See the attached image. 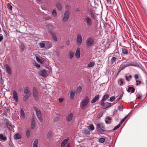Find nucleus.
Masks as SVG:
<instances>
[{"instance_id":"obj_1","label":"nucleus","mask_w":147,"mask_h":147,"mask_svg":"<svg viewBox=\"0 0 147 147\" xmlns=\"http://www.w3.org/2000/svg\"><path fill=\"white\" fill-rule=\"evenodd\" d=\"M89 100V98L87 96L82 101L81 103V107L82 110L85 109L86 106L88 105Z\"/></svg>"},{"instance_id":"obj_2","label":"nucleus","mask_w":147,"mask_h":147,"mask_svg":"<svg viewBox=\"0 0 147 147\" xmlns=\"http://www.w3.org/2000/svg\"><path fill=\"white\" fill-rule=\"evenodd\" d=\"M33 109L36 112L37 117L40 122L43 121V119L42 117V114L40 110L36 107H34Z\"/></svg>"},{"instance_id":"obj_3","label":"nucleus","mask_w":147,"mask_h":147,"mask_svg":"<svg viewBox=\"0 0 147 147\" xmlns=\"http://www.w3.org/2000/svg\"><path fill=\"white\" fill-rule=\"evenodd\" d=\"M97 131L99 133H102L105 131V127L104 125L101 123H98L96 125Z\"/></svg>"},{"instance_id":"obj_4","label":"nucleus","mask_w":147,"mask_h":147,"mask_svg":"<svg viewBox=\"0 0 147 147\" xmlns=\"http://www.w3.org/2000/svg\"><path fill=\"white\" fill-rule=\"evenodd\" d=\"M32 94L34 98L36 101H38L39 99V94L35 87H33L32 91Z\"/></svg>"},{"instance_id":"obj_5","label":"nucleus","mask_w":147,"mask_h":147,"mask_svg":"<svg viewBox=\"0 0 147 147\" xmlns=\"http://www.w3.org/2000/svg\"><path fill=\"white\" fill-rule=\"evenodd\" d=\"M69 12L68 10H67L65 12L63 15V18L62 20V22H67L69 17Z\"/></svg>"},{"instance_id":"obj_6","label":"nucleus","mask_w":147,"mask_h":147,"mask_svg":"<svg viewBox=\"0 0 147 147\" xmlns=\"http://www.w3.org/2000/svg\"><path fill=\"white\" fill-rule=\"evenodd\" d=\"M85 22L87 26H91L93 24L92 20L91 19L88 17H86L85 18Z\"/></svg>"},{"instance_id":"obj_7","label":"nucleus","mask_w":147,"mask_h":147,"mask_svg":"<svg viewBox=\"0 0 147 147\" xmlns=\"http://www.w3.org/2000/svg\"><path fill=\"white\" fill-rule=\"evenodd\" d=\"M76 44L78 46H80L82 42V38L81 34H78L76 38Z\"/></svg>"},{"instance_id":"obj_8","label":"nucleus","mask_w":147,"mask_h":147,"mask_svg":"<svg viewBox=\"0 0 147 147\" xmlns=\"http://www.w3.org/2000/svg\"><path fill=\"white\" fill-rule=\"evenodd\" d=\"M94 43V40L92 38L90 37L88 38L86 40V44L88 47H91Z\"/></svg>"},{"instance_id":"obj_9","label":"nucleus","mask_w":147,"mask_h":147,"mask_svg":"<svg viewBox=\"0 0 147 147\" xmlns=\"http://www.w3.org/2000/svg\"><path fill=\"white\" fill-rule=\"evenodd\" d=\"M43 42L45 43V49H49L52 46V45L51 42L46 41H44Z\"/></svg>"},{"instance_id":"obj_10","label":"nucleus","mask_w":147,"mask_h":147,"mask_svg":"<svg viewBox=\"0 0 147 147\" xmlns=\"http://www.w3.org/2000/svg\"><path fill=\"white\" fill-rule=\"evenodd\" d=\"M5 124L7 127L9 129H11L14 127V125H12L11 123H10L7 119H6Z\"/></svg>"},{"instance_id":"obj_11","label":"nucleus","mask_w":147,"mask_h":147,"mask_svg":"<svg viewBox=\"0 0 147 147\" xmlns=\"http://www.w3.org/2000/svg\"><path fill=\"white\" fill-rule=\"evenodd\" d=\"M73 118V114L72 113H70L67 115L66 120L67 122H70L72 120Z\"/></svg>"},{"instance_id":"obj_12","label":"nucleus","mask_w":147,"mask_h":147,"mask_svg":"<svg viewBox=\"0 0 147 147\" xmlns=\"http://www.w3.org/2000/svg\"><path fill=\"white\" fill-rule=\"evenodd\" d=\"M89 13L91 17L93 20H95L96 16L95 15V13L92 10H90L89 11Z\"/></svg>"},{"instance_id":"obj_13","label":"nucleus","mask_w":147,"mask_h":147,"mask_svg":"<svg viewBox=\"0 0 147 147\" xmlns=\"http://www.w3.org/2000/svg\"><path fill=\"white\" fill-rule=\"evenodd\" d=\"M13 97L15 102H18V94L17 92L15 90L13 91Z\"/></svg>"},{"instance_id":"obj_14","label":"nucleus","mask_w":147,"mask_h":147,"mask_svg":"<svg viewBox=\"0 0 147 147\" xmlns=\"http://www.w3.org/2000/svg\"><path fill=\"white\" fill-rule=\"evenodd\" d=\"M39 74L43 77H45L47 76V72L45 69L41 70L39 72Z\"/></svg>"},{"instance_id":"obj_15","label":"nucleus","mask_w":147,"mask_h":147,"mask_svg":"<svg viewBox=\"0 0 147 147\" xmlns=\"http://www.w3.org/2000/svg\"><path fill=\"white\" fill-rule=\"evenodd\" d=\"M75 55L77 58H78L80 57V48H78L77 49Z\"/></svg>"},{"instance_id":"obj_16","label":"nucleus","mask_w":147,"mask_h":147,"mask_svg":"<svg viewBox=\"0 0 147 147\" xmlns=\"http://www.w3.org/2000/svg\"><path fill=\"white\" fill-rule=\"evenodd\" d=\"M69 140V138H68L64 140L61 143V147H64L67 144Z\"/></svg>"},{"instance_id":"obj_17","label":"nucleus","mask_w":147,"mask_h":147,"mask_svg":"<svg viewBox=\"0 0 147 147\" xmlns=\"http://www.w3.org/2000/svg\"><path fill=\"white\" fill-rule=\"evenodd\" d=\"M99 98V95L96 96L94 98L91 100V103H93L96 102Z\"/></svg>"},{"instance_id":"obj_18","label":"nucleus","mask_w":147,"mask_h":147,"mask_svg":"<svg viewBox=\"0 0 147 147\" xmlns=\"http://www.w3.org/2000/svg\"><path fill=\"white\" fill-rule=\"evenodd\" d=\"M21 138L22 136L21 134L19 133L15 134L14 136V138L16 140L20 139Z\"/></svg>"},{"instance_id":"obj_19","label":"nucleus","mask_w":147,"mask_h":147,"mask_svg":"<svg viewBox=\"0 0 147 147\" xmlns=\"http://www.w3.org/2000/svg\"><path fill=\"white\" fill-rule=\"evenodd\" d=\"M50 33L51 34L52 36V37L53 39L55 41H57V37L55 35V33L52 31H49Z\"/></svg>"},{"instance_id":"obj_20","label":"nucleus","mask_w":147,"mask_h":147,"mask_svg":"<svg viewBox=\"0 0 147 147\" xmlns=\"http://www.w3.org/2000/svg\"><path fill=\"white\" fill-rule=\"evenodd\" d=\"M55 5L57 8L59 10L61 11L62 10V6L60 3L57 2L56 3Z\"/></svg>"},{"instance_id":"obj_21","label":"nucleus","mask_w":147,"mask_h":147,"mask_svg":"<svg viewBox=\"0 0 147 147\" xmlns=\"http://www.w3.org/2000/svg\"><path fill=\"white\" fill-rule=\"evenodd\" d=\"M7 139V138L5 136H3L2 134H0V140L1 141H5Z\"/></svg>"},{"instance_id":"obj_22","label":"nucleus","mask_w":147,"mask_h":147,"mask_svg":"<svg viewBox=\"0 0 147 147\" xmlns=\"http://www.w3.org/2000/svg\"><path fill=\"white\" fill-rule=\"evenodd\" d=\"M20 113L21 117L23 119H24L25 118V113L23 109L22 108L20 109Z\"/></svg>"},{"instance_id":"obj_23","label":"nucleus","mask_w":147,"mask_h":147,"mask_svg":"<svg viewBox=\"0 0 147 147\" xmlns=\"http://www.w3.org/2000/svg\"><path fill=\"white\" fill-rule=\"evenodd\" d=\"M35 122L34 119H32L31 120V129H33L35 126Z\"/></svg>"},{"instance_id":"obj_24","label":"nucleus","mask_w":147,"mask_h":147,"mask_svg":"<svg viewBox=\"0 0 147 147\" xmlns=\"http://www.w3.org/2000/svg\"><path fill=\"white\" fill-rule=\"evenodd\" d=\"M127 90L128 92L132 93L135 91V89L133 87H129Z\"/></svg>"},{"instance_id":"obj_25","label":"nucleus","mask_w":147,"mask_h":147,"mask_svg":"<svg viewBox=\"0 0 147 147\" xmlns=\"http://www.w3.org/2000/svg\"><path fill=\"white\" fill-rule=\"evenodd\" d=\"M111 119L109 117H107L106 118L105 122L106 124H110L111 123Z\"/></svg>"},{"instance_id":"obj_26","label":"nucleus","mask_w":147,"mask_h":147,"mask_svg":"<svg viewBox=\"0 0 147 147\" xmlns=\"http://www.w3.org/2000/svg\"><path fill=\"white\" fill-rule=\"evenodd\" d=\"M127 67V66L126 64H125L121 65L119 68V72H120L121 70H123L124 69Z\"/></svg>"},{"instance_id":"obj_27","label":"nucleus","mask_w":147,"mask_h":147,"mask_svg":"<svg viewBox=\"0 0 147 147\" xmlns=\"http://www.w3.org/2000/svg\"><path fill=\"white\" fill-rule=\"evenodd\" d=\"M6 70L8 72V74H11V72L9 66L7 64L6 65Z\"/></svg>"},{"instance_id":"obj_28","label":"nucleus","mask_w":147,"mask_h":147,"mask_svg":"<svg viewBox=\"0 0 147 147\" xmlns=\"http://www.w3.org/2000/svg\"><path fill=\"white\" fill-rule=\"evenodd\" d=\"M38 140L37 139H36L34 140L33 147H38Z\"/></svg>"},{"instance_id":"obj_29","label":"nucleus","mask_w":147,"mask_h":147,"mask_svg":"<svg viewBox=\"0 0 147 147\" xmlns=\"http://www.w3.org/2000/svg\"><path fill=\"white\" fill-rule=\"evenodd\" d=\"M39 46L40 48L45 49V43L44 42L40 43Z\"/></svg>"},{"instance_id":"obj_30","label":"nucleus","mask_w":147,"mask_h":147,"mask_svg":"<svg viewBox=\"0 0 147 147\" xmlns=\"http://www.w3.org/2000/svg\"><path fill=\"white\" fill-rule=\"evenodd\" d=\"M59 118L60 117L59 115H57L53 119V122H55L58 121L59 120Z\"/></svg>"},{"instance_id":"obj_31","label":"nucleus","mask_w":147,"mask_h":147,"mask_svg":"<svg viewBox=\"0 0 147 147\" xmlns=\"http://www.w3.org/2000/svg\"><path fill=\"white\" fill-rule=\"evenodd\" d=\"M75 95L74 92L71 91L70 93V97L71 99H73L74 98Z\"/></svg>"},{"instance_id":"obj_32","label":"nucleus","mask_w":147,"mask_h":147,"mask_svg":"<svg viewBox=\"0 0 147 147\" xmlns=\"http://www.w3.org/2000/svg\"><path fill=\"white\" fill-rule=\"evenodd\" d=\"M30 94H26L23 97V100H26L28 99L29 97Z\"/></svg>"},{"instance_id":"obj_33","label":"nucleus","mask_w":147,"mask_h":147,"mask_svg":"<svg viewBox=\"0 0 147 147\" xmlns=\"http://www.w3.org/2000/svg\"><path fill=\"white\" fill-rule=\"evenodd\" d=\"M29 89L28 87H26L24 89V93L26 94H29Z\"/></svg>"},{"instance_id":"obj_34","label":"nucleus","mask_w":147,"mask_h":147,"mask_svg":"<svg viewBox=\"0 0 147 147\" xmlns=\"http://www.w3.org/2000/svg\"><path fill=\"white\" fill-rule=\"evenodd\" d=\"M25 48V45H24V43H21L20 44V48L21 49L22 51L23 52V51H24Z\"/></svg>"},{"instance_id":"obj_35","label":"nucleus","mask_w":147,"mask_h":147,"mask_svg":"<svg viewBox=\"0 0 147 147\" xmlns=\"http://www.w3.org/2000/svg\"><path fill=\"white\" fill-rule=\"evenodd\" d=\"M95 63L93 62H90L88 65V67H91L93 66L94 65Z\"/></svg>"},{"instance_id":"obj_36","label":"nucleus","mask_w":147,"mask_h":147,"mask_svg":"<svg viewBox=\"0 0 147 147\" xmlns=\"http://www.w3.org/2000/svg\"><path fill=\"white\" fill-rule=\"evenodd\" d=\"M122 50L123 53L125 55H127L128 53V51L127 49H122Z\"/></svg>"},{"instance_id":"obj_37","label":"nucleus","mask_w":147,"mask_h":147,"mask_svg":"<svg viewBox=\"0 0 147 147\" xmlns=\"http://www.w3.org/2000/svg\"><path fill=\"white\" fill-rule=\"evenodd\" d=\"M126 65H127V67L129 66H133L135 67L137 66V65H136L133 63L132 62H131L128 63L126 64Z\"/></svg>"},{"instance_id":"obj_38","label":"nucleus","mask_w":147,"mask_h":147,"mask_svg":"<svg viewBox=\"0 0 147 147\" xmlns=\"http://www.w3.org/2000/svg\"><path fill=\"white\" fill-rule=\"evenodd\" d=\"M109 96L108 94L105 95L102 97V99L105 100L108 98Z\"/></svg>"},{"instance_id":"obj_39","label":"nucleus","mask_w":147,"mask_h":147,"mask_svg":"<svg viewBox=\"0 0 147 147\" xmlns=\"http://www.w3.org/2000/svg\"><path fill=\"white\" fill-rule=\"evenodd\" d=\"M52 14L53 15L54 17H56V16H57V14L56 12V11L55 9H53L52 11Z\"/></svg>"},{"instance_id":"obj_40","label":"nucleus","mask_w":147,"mask_h":147,"mask_svg":"<svg viewBox=\"0 0 147 147\" xmlns=\"http://www.w3.org/2000/svg\"><path fill=\"white\" fill-rule=\"evenodd\" d=\"M82 88L81 86H79L77 88L76 91L78 93H80L82 91Z\"/></svg>"},{"instance_id":"obj_41","label":"nucleus","mask_w":147,"mask_h":147,"mask_svg":"<svg viewBox=\"0 0 147 147\" xmlns=\"http://www.w3.org/2000/svg\"><path fill=\"white\" fill-rule=\"evenodd\" d=\"M105 139L104 138H100L98 139V141L101 143H103L105 141Z\"/></svg>"},{"instance_id":"obj_42","label":"nucleus","mask_w":147,"mask_h":147,"mask_svg":"<svg viewBox=\"0 0 147 147\" xmlns=\"http://www.w3.org/2000/svg\"><path fill=\"white\" fill-rule=\"evenodd\" d=\"M130 113L128 114L127 116H125L124 118H123L120 122V124L122 123L125 120L127 117L129 115Z\"/></svg>"},{"instance_id":"obj_43","label":"nucleus","mask_w":147,"mask_h":147,"mask_svg":"<svg viewBox=\"0 0 147 147\" xmlns=\"http://www.w3.org/2000/svg\"><path fill=\"white\" fill-rule=\"evenodd\" d=\"M88 129L91 131H93L94 129V127L93 124H91L88 127Z\"/></svg>"},{"instance_id":"obj_44","label":"nucleus","mask_w":147,"mask_h":147,"mask_svg":"<svg viewBox=\"0 0 147 147\" xmlns=\"http://www.w3.org/2000/svg\"><path fill=\"white\" fill-rule=\"evenodd\" d=\"M26 134L27 138H29L30 135V131L29 130L27 131L26 132Z\"/></svg>"},{"instance_id":"obj_45","label":"nucleus","mask_w":147,"mask_h":147,"mask_svg":"<svg viewBox=\"0 0 147 147\" xmlns=\"http://www.w3.org/2000/svg\"><path fill=\"white\" fill-rule=\"evenodd\" d=\"M51 135V132H49L46 136V137L48 139H50Z\"/></svg>"},{"instance_id":"obj_46","label":"nucleus","mask_w":147,"mask_h":147,"mask_svg":"<svg viewBox=\"0 0 147 147\" xmlns=\"http://www.w3.org/2000/svg\"><path fill=\"white\" fill-rule=\"evenodd\" d=\"M121 124H118L117 125H116V126H115L114 128L113 129V131H115L118 128H119Z\"/></svg>"},{"instance_id":"obj_47","label":"nucleus","mask_w":147,"mask_h":147,"mask_svg":"<svg viewBox=\"0 0 147 147\" xmlns=\"http://www.w3.org/2000/svg\"><path fill=\"white\" fill-rule=\"evenodd\" d=\"M74 56V53L71 51H70V55H69L70 59H71Z\"/></svg>"},{"instance_id":"obj_48","label":"nucleus","mask_w":147,"mask_h":147,"mask_svg":"<svg viewBox=\"0 0 147 147\" xmlns=\"http://www.w3.org/2000/svg\"><path fill=\"white\" fill-rule=\"evenodd\" d=\"M111 106V103L107 102L106 105V107L104 108V109H106L107 108H109Z\"/></svg>"},{"instance_id":"obj_49","label":"nucleus","mask_w":147,"mask_h":147,"mask_svg":"<svg viewBox=\"0 0 147 147\" xmlns=\"http://www.w3.org/2000/svg\"><path fill=\"white\" fill-rule=\"evenodd\" d=\"M121 99L120 97H119L118 98H117L116 99V100L113 102V104H112L113 105L114 104H115L117 103Z\"/></svg>"},{"instance_id":"obj_50","label":"nucleus","mask_w":147,"mask_h":147,"mask_svg":"<svg viewBox=\"0 0 147 147\" xmlns=\"http://www.w3.org/2000/svg\"><path fill=\"white\" fill-rule=\"evenodd\" d=\"M105 100H103V99H102V100H101V102H100V105H101V106H105Z\"/></svg>"},{"instance_id":"obj_51","label":"nucleus","mask_w":147,"mask_h":147,"mask_svg":"<svg viewBox=\"0 0 147 147\" xmlns=\"http://www.w3.org/2000/svg\"><path fill=\"white\" fill-rule=\"evenodd\" d=\"M119 84L120 86H122L123 84V82L122 80V79L121 78L120 79L119 81Z\"/></svg>"},{"instance_id":"obj_52","label":"nucleus","mask_w":147,"mask_h":147,"mask_svg":"<svg viewBox=\"0 0 147 147\" xmlns=\"http://www.w3.org/2000/svg\"><path fill=\"white\" fill-rule=\"evenodd\" d=\"M115 97L114 96H112L110 97L109 101L111 102L113 101L115 99Z\"/></svg>"},{"instance_id":"obj_53","label":"nucleus","mask_w":147,"mask_h":147,"mask_svg":"<svg viewBox=\"0 0 147 147\" xmlns=\"http://www.w3.org/2000/svg\"><path fill=\"white\" fill-rule=\"evenodd\" d=\"M36 59L38 62L40 63H41V61L40 58L38 57H36Z\"/></svg>"},{"instance_id":"obj_54","label":"nucleus","mask_w":147,"mask_h":147,"mask_svg":"<svg viewBox=\"0 0 147 147\" xmlns=\"http://www.w3.org/2000/svg\"><path fill=\"white\" fill-rule=\"evenodd\" d=\"M116 60V58L115 57H113L111 59V62L113 63L115 62Z\"/></svg>"},{"instance_id":"obj_55","label":"nucleus","mask_w":147,"mask_h":147,"mask_svg":"<svg viewBox=\"0 0 147 147\" xmlns=\"http://www.w3.org/2000/svg\"><path fill=\"white\" fill-rule=\"evenodd\" d=\"M117 109L118 110H119L120 111H122V110H123V109L121 108V107L120 105H119Z\"/></svg>"},{"instance_id":"obj_56","label":"nucleus","mask_w":147,"mask_h":147,"mask_svg":"<svg viewBox=\"0 0 147 147\" xmlns=\"http://www.w3.org/2000/svg\"><path fill=\"white\" fill-rule=\"evenodd\" d=\"M7 8L10 10H11L12 7L11 5L8 4L7 6Z\"/></svg>"},{"instance_id":"obj_57","label":"nucleus","mask_w":147,"mask_h":147,"mask_svg":"<svg viewBox=\"0 0 147 147\" xmlns=\"http://www.w3.org/2000/svg\"><path fill=\"white\" fill-rule=\"evenodd\" d=\"M136 82L137 83H136V85L137 86H138L141 83V81H139L138 80H137L136 81Z\"/></svg>"},{"instance_id":"obj_58","label":"nucleus","mask_w":147,"mask_h":147,"mask_svg":"<svg viewBox=\"0 0 147 147\" xmlns=\"http://www.w3.org/2000/svg\"><path fill=\"white\" fill-rule=\"evenodd\" d=\"M134 78L136 79H138L139 78V76L138 74H135L134 75Z\"/></svg>"},{"instance_id":"obj_59","label":"nucleus","mask_w":147,"mask_h":147,"mask_svg":"<svg viewBox=\"0 0 147 147\" xmlns=\"http://www.w3.org/2000/svg\"><path fill=\"white\" fill-rule=\"evenodd\" d=\"M115 53H119V50L117 48L114 51Z\"/></svg>"},{"instance_id":"obj_60","label":"nucleus","mask_w":147,"mask_h":147,"mask_svg":"<svg viewBox=\"0 0 147 147\" xmlns=\"http://www.w3.org/2000/svg\"><path fill=\"white\" fill-rule=\"evenodd\" d=\"M102 113H99L98 115V118L102 116Z\"/></svg>"},{"instance_id":"obj_61","label":"nucleus","mask_w":147,"mask_h":147,"mask_svg":"<svg viewBox=\"0 0 147 147\" xmlns=\"http://www.w3.org/2000/svg\"><path fill=\"white\" fill-rule=\"evenodd\" d=\"M0 35H1V36H0V42L3 39V37L2 34H0Z\"/></svg>"},{"instance_id":"obj_62","label":"nucleus","mask_w":147,"mask_h":147,"mask_svg":"<svg viewBox=\"0 0 147 147\" xmlns=\"http://www.w3.org/2000/svg\"><path fill=\"white\" fill-rule=\"evenodd\" d=\"M59 102H61L63 101V99L62 98H60L59 99Z\"/></svg>"},{"instance_id":"obj_63","label":"nucleus","mask_w":147,"mask_h":147,"mask_svg":"<svg viewBox=\"0 0 147 147\" xmlns=\"http://www.w3.org/2000/svg\"><path fill=\"white\" fill-rule=\"evenodd\" d=\"M125 79H126V80L128 81H129V78H128V76H125Z\"/></svg>"},{"instance_id":"obj_64","label":"nucleus","mask_w":147,"mask_h":147,"mask_svg":"<svg viewBox=\"0 0 147 147\" xmlns=\"http://www.w3.org/2000/svg\"><path fill=\"white\" fill-rule=\"evenodd\" d=\"M70 7L68 5H67L66 6V8L67 9H69L70 8Z\"/></svg>"}]
</instances>
